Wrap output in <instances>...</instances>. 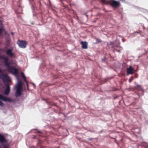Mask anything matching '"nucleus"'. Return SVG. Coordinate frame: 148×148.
Segmentation results:
<instances>
[{"mask_svg": "<svg viewBox=\"0 0 148 148\" xmlns=\"http://www.w3.org/2000/svg\"><path fill=\"white\" fill-rule=\"evenodd\" d=\"M23 83L21 81L19 80L18 81L16 88H22Z\"/></svg>", "mask_w": 148, "mask_h": 148, "instance_id": "obj_12", "label": "nucleus"}, {"mask_svg": "<svg viewBox=\"0 0 148 148\" xmlns=\"http://www.w3.org/2000/svg\"><path fill=\"white\" fill-rule=\"evenodd\" d=\"M27 42L25 40H18L17 42V44L19 47L22 48H25L26 47Z\"/></svg>", "mask_w": 148, "mask_h": 148, "instance_id": "obj_4", "label": "nucleus"}, {"mask_svg": "<svg viewBox=\"0 0 148 148\" xmlns=\"http://www.w3.org/2000/svg\"><path fill=\"white\" fill-rule=\"evenodd\" d=\"M0 78L4 82H9L10 80V77L6 74H2L0 75Z\"/></svg>", "mask_w": 148, "mask_h": 148, "instance_id": "obj_5", "label": "nucleus"}, {"mask_svg": "<svg viewBox=\"0 0 148 148\" xmlns=\"http://www.w3.org/2000/svg\"><path fill=\"white\" fill-rule=\"evenodd\" d=\"M134 69L131 66H130L129 68H127V75L130 74H132L134 73Z\"/></svg>", "mask_w": 148, "mask_h": 148, "instance_id": "obj_7", "label": "nucleus"}, {"mask_svg": "<svg viewBox=\"0 0 148 148\" xmlns=\"http://www.w3.org/2000/svg\"><path fill=\"white\" fill-rule=\"evenodd\" d=\"M8 140H7L5 139V137L2 135L0 134V143H1L3 145H3H5L7 143L9 144L8 143ZM0 148H1V146L0 145Z\"/></svg>", "mask_w": 148, "mask_h": 148, "instance_id": "obj_6", "label": "nucleus"}, {"mask_svg": "<svg viewBox=\"0 0 148 148\" xmlns=\"http://www.w3.org/2000/svg\"><path fill=\"white\" fill-rule=\"evenodd\" d=\"M22 90V88H16V91L15 93L16 97H19L21 95Z\"/></svg>", "mask_w": 148, "mask_h": 148, "instance_id": "obj_9", "label": "nucleus"}, {"mask_svg": "<svg viewBox=\"0 0 148 148\" xmlns=\"http://www.w3.org/2000/svg\"><path fill=\"white\" fill-rule=\"evenodd\" d=\"M3 71L0 68V74H3Z\"/></svg>", "mask_w": 148, "mask_h": 148, "instance_id": "obj_18", "label": "nucleus"}, {"mask_svg": "<svg viewBox=\"0 0 148 148\" xmlns=\"http://www.w3.org/2000/svg\"><path fill=\"white\" fill-rule=\"evenodd\" d=\"M4 60L5 66L9 72L15 75H18L19 73L17 69L10 65V64L8 62V57L5 56L4 55H0V60Z\"/></svg>", "mask_w": 148, "mask_h": 148, "instance_id": "obj_1", "label": "nucleus"}, {"mask_svg": "<svg viewBox=\"0 0 148 148\" xmlns=\"http://www.w3.org/2000/svg\"><path fill=\"white\" fill-rule=\"evenodd\" d=\"M101 1L104 4H110L112 7L114 8H117L120 6V3L119 1L114 0H101Z\"/></svg>", "mask_w": 148, "mask_h": 148, "instance_id": "obj_2", "label": "nucleus"}, {"mask_svg": "<svg viewBox=\"0 0 148 148\" xmlns=\"http://www.w3.org/2000/svg\"><path fill=\"white\" fill-rule=\"evenodd\" d=\"M88 140H92V138H88Z\"/></svg>", "mask_w": 148, "mask_h": 148, "instance_id": "obj_23", "label": "nucleus"}, {"mask_svg": "<svg viewBox=\"0 0 148 148\" xmlns=\"http://www.w3.org/2000/svg\"><path fill=\"white\" fill-rule=\"evenodd\" d=\"M11 34L12 35H13L14 34V33L13 32H12L11 33Z\"/></svg>", "mask_w": 148, "mask_h": 148, "instance_id": "obj_25", "label": "nucleus"}, {"mask_svg": "<svg viewBox=\"0 0 148 148\" xmlns=\"http://www.w3.org/2000/svg\"><path fill=\"white\" fill-rule=\"evenodd\" d=\"M81 44L82 45V48L84 49H86L88 48V43L86 41L81 42Z\"/></svg>", "mask_w": 148, "mask_h": 148, "instance_id": "obj_11", "label": "nucleus"}, {"mask_svg": "<svg viewBox=\"0 0 148 148\" xmlns=\"http://www.w3.org/2000/svg\"><path fill=\"white\" fill-rule=\"evenodd\" d=\"M0 99L4 101L5 102H12L13 100L10 98H7L3 95L0 93ZM3 102L0 100V106H3Z\"/></svg>", "mask_w": 148, "mask_h": 148, "instance_id": "obj_3", "label": "nucleus"}, {"mask_svg": "<svg viewBox=\"0 0 148 148\" xmlns=\"http://www.w3.org/2000/svg\"><path fill=\"white\" fill-rule=\"evenodd\" d=\"M37 132L38 133H40V135H39L40 136H42V132L40 131H37Z\"/></svg>", "mask_w": 148, "mask_h": 148, "instance_id": "obj_19", "label": "nucleus"}, {"mask_svg": "<svg viewBox=\"0 0 148 148\" xmlns=\"http://www.w3.org/2000/svg\"><path fill=\"white\" fill-rule=\"evenodd\" d=\"M26 83V85L27 86V87H28V85L27 82V83Z\"/></svg>", "mask_w": 148, "mask_h": 148, "instance_id": "obj_24", "label": "nucleus"}, {"mask_svg": "<svg viewBox=\"0 0 148 148\" xmlns=\"http://www.w3.org/2000/svg\"><path fill=\"white\" fill-rule=\"evenodd\" d=\"M6 88L5 90L4 94L5 95H8L9 93L10 92V86L8 83H7L6 84Z\"/></svg>", "mask_w": 148, "mask_h": 148, "instance_id": "obj_10", "label": "nucleus"}, {"mask_svg": "<svg viewBox=\"0 0 148 148\" xmlns=\"http://www.w3.org/2000/svg\"><path fill=\"white\" fill-rule=\"evenodd\" d=\"M3 30V29L2 28H0V35L2 33Z\"/></svg>", "mask_w": 148, "mask_h": 148, "instance_id": "obj_17", "label": "nucleus"}, {"mask_svg": "<svg viewBox=\"0 0 148 148\" xmlns=\"http://www.w3.org/2000/svg\"><path fill=\"white\" fill-rule=\"evenodd\" d=\"M24 82H25L26 83L27 82V80L26 79V77H25L24 78Z\"/></svg>", "mask_w": 148, "mask_h": 148, "instance_id": "obj_20", "label": "nucleus"}, {"mask_svg": "<svg viewBox=\"0 0 148 148\" xmlns=\"http://www.w3.org/2000/svg\"><path fill=\"white\" fill-rule=\"evenodd\" d=\"M21 75H22V77L23 78H25V77H25V76L23 73L22 72H21Z\"/></svg>", "mask_w": 148, "mask_h": 148, "instance_id": "obj_16", "label": "nucleus"}, {"mask_svg": "<svg viewBox=\"0 0 148 148\" xmlns=\"http://www.w3.org/2000/svg\"><path fill=\"white\" fill-rule=\"evenodd\" d=\"M135 88L138 90H142L141 86L139 85H137L135 87Z\"/></svg>", "mask_w": 148, "mask_h": 148, "instance_id": "obj_13", "label": "nucleus"}, {"mask_svg": "<svg viewBox=\"0 0 148 148\" xmlns=\"http://www.w3.org/2000/svg\"><path fill=\"white\" fill-rule=\"evenodd\" d=\"M114 44V43L113 42H110V45H112Z\"/></svg>", "mask_w": 148, "mask_h": 148, "instance_id": "obj_21", "label": "nucleus"}, {"mask_svg": "<svg viewBox=\"0 0 148 148\" xmlns=\"http://www.w3.org/2000/svg\"><path fill=\"white\" fill-rule=\"evenodd\" d=\"M134 79V77L133 76H132L129 79V83H131L132 81Z\"/></svg>", "mask_w": 148, "mask_h": 148, "instance_id": "obj_15", "label": "nucleus"}, {"mask_svg": "<svg viewBox=\"0 0 148 148\" xmlns=\"http://www.w3.org/2000/svg\"><path fill=\"white\" fill-rule=\"evenodd\" d=\"M12 49H8L5 51V53L9 57H13L14 56V54L12 52Z\"/></svg>", "mask_w": 148, "mask_h": 148, "instance_id": "obj_8", "label": "nucleus"}, {"mask_svg": "<svg viewBox=\"0 0 148 148\" xmlns=\"http://www.w3.org/2000/svg\"><path fill=\"white\" fill-rule=\"evenodd\" d=\"M115 50L116 51H117V52H120V51L119 50H117V49H115Z\"/></svg>", "mask_w": 148, "mask_h": 148, "instance_id": "obj_22", "label": "nucleus"}, {"mask_svg": "<svg viewBox=\"0 0 148 148\" xmlns=\"http://www.w3.org/2000/svg\"><path fill=\"white\" fill-rule=\"evenodd\" d=\"M3 148H9V144L7 143L5 145H3Z\"/></svg>", "mask_w": 148, "mask_h": 148, "instance_id": "obj_14", "label": "nucleus"}]
</instances>
